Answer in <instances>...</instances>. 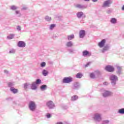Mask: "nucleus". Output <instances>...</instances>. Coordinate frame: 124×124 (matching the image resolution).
Returning <instances> with one entry per match:
<instances>
[{
    "label": "nucleus",
    "mask_w": 124,
    "mask_h": 124,
    "mask_svg": "<svg viewBox=\"0 0 124 124\" xmlns=\"http://www.w3.org/2000/svg\"><path fill=\"white\" fill-rule=\"evenodd\" d=\"M19 7L15 5H12L10 6V9H11V10H17V9Z\"/></svg>",
    "instance_id": "cd10ccee"
},
{
    "label": "nucleus",
    "mask_w": 124,
    "mask_h": 124,
    "mask_svg": "<svg viewBox=\"0 0 124 124\" xmlns=\"http://www.w3.org/2000/svg\"><path fill=\"white\" fill-rule=\"evenodd\" d=\"M102 114L101 113H95L94 114L93 119L95 121V122H100L102 119Z\"/></svg>",
    "instance_id": "20e7f679"
},
{
    "label": "nucleus",
    "mask_w": 124,
    "mask_h": 124,
    "mask_svg": "<svg viewBox=\"0 0 124 124\" xmlns=\"http://www.w3.org/2000/svg\"><path fill=\"white\" fill-rule=\"evenodd\" d=\"M45 20L46 21V22H50V21H52V17L49 16H46L45 18Z\"/></svg>",
    "instance_id": "c85d7f7f"
},
{
    "label": "nucleus",
    "mask_w": 124,
    "mask_h": 124,
    "mask_svg": "<svg viewBox=\"0 0 124 124\" xmlns=\"http://www.w3.org/2000/svg\"><path fill=\"white\" fill-rule=\"evenodd\" d=\"M4 73L7 75L9 73V72H8V71L7 70H4Z\"/></svg>",
    "instance_id": "49530a36"
},
{
    "label": "nucleus",
    "mask_w": 124,
    "mask_h": 124,
    "mask_svg": "<svg viewBox=\"0 0 124 124\" xmlns=\"http://www.w3.org/2000/svg\"><path fill=\"white\" fill-rule=\"evenodd\" d=\"M74 34H71L67 36L68 40H72V39H74Z\"/></svg>",
    "instance_id": "a878e982"
},
{
    "label": "nucleus",
    "mask_w": 124,
    "mask_h": 124,
    "mask_svg": "<svg viewBox=\"0 0 124 124\" xmlns=\"http://www.w3.org/2000/svg\"><path fill=\"white\" fill-rule=\"evenodd\" d=\"M108 82H104V83H103V85H105V86H107V85H108Z\"/></svg>",
    "instance_id": "09e8293b"
},
{
    "label": "nucleus",
    "mask_w": 124,
    "mask_h": 124,
    "mask_svg": "<svg viewBox=\"0 0 124 124\" xmlns=\"http://www.w3.org/2000/svg\"><path fill=\"white\" fill-rule=\"evenodd\" d=\"M93 2H97L98 1V0H92Z\"/></svg>",
    "instance_id": "8fccbe9b"
},
{
    "label": "nucleus",
    "mask_w": 124,
    "mask_h": 124,
    "mask_svg": "<svg viewBox=\"0 0 124 124\" xmlns=\"http://www.w3.org/2000/svg\"><path fill=\"white\" fill-rule=\"evenodd\" d=\"M56 124H63L62 122H58Z\"/></svg>",
    "instance_id": "864d4df0"
},
{
    "label": "nucleus",
    "mask_w": 124,
    "mask_h": 124,
    "mask_svg": "<svg viewBox=\"0 0 124 124\" xmlns=\"http://www.w3.org/2000/svg\"><path fill=\"white\" fill-rule=\"evenodd\" d=\"M14 37H15V34H10L7 36V39L10 40L13 39Z\"/></svg>",
    "instance_id": "412c9836"
},
{
    "label": "nucleus",
    "mask_w": 124,
    "mask_h": 124,
    "mask_svg": "<svg viewBox=\"0 0 124 124\" xmlns=\"http://www.w3.org/2000/svg\"><path fill=\"white\" fill-rule=\"evenodd\" d=\"M16 30L17 31H21V27L20 26H17L16 27Z\"/></svg>",
    "instance_id": "37998d69"
},
{
    "label": "nucleus",
    "mask_w": 124,
    "mask_h": 124,
    "mask_svg": "<svg viewBox=\"0 0 124 124\" xmlns=\"http://www.w3.org/2000/svg\"><path fill=\"white\" fill-rule=\"evenodd\" d=\"M82 77H83V74L81 73H78L76 75V78H78V79L82 78Z\"/></svg>",
    "instance_id": "7c9ffc66"
},
{
    "label": "nucleus",
    "mask_w": 124,
    "mask_h": 124,
    "mask_svg": "<svg viewBox=\"0 0 124 124\" xmlns=\"http://www.w3.org/2000/svg\"><path fill=\"white\" fill-rule=\"evenodd\" d=\"M48 71L44 69L42 71V74L44 76H47L48 75Z\"/></svg>",
    "instance_id": "c756f323"
},
{
    "label": "nucleus",
    "mask_w": 124,
    "mask_h": 124,
    "mask_svg": "<svg viewBox=\"0 0 124 124\" xmlns=\"http://www.w3.org/2000/svg\"><path fill=\"white\" fill-rule=\"evenodd\" d=\"M46 118H47V119H50V118L52 117V115H51L50 113H47L46 115Z\"/></svg>",
    "instance_id": "79ce46f5"
},
{
    "label": "nucleus",
    "mask_w": 124,
    "mask_h": 124,
    "mask_svg": "<svg viewBox=\"0 0 124 124\" xmlns=\"http://www.w3.org/2000/svg\"><path fill=\"white\" fill-rule=\"evenodd\" d=\"M41 67H45L46 66V62H42L40 64Z\"/></svg>",
    "instance_id": "e433bc0d"
},
{
    "label": "nucleus",
    "mask_w": 124,
    "mask_h": 124,
    "mask_svg": "<svg viewBox=\"0 0 124 124\" xmlns=\"http://www.w3.org/2000/svg\"><path fill=\"white\" fill-rule=\"evenodd\" d=\"M122 10L123 11H124V5L122 6Z\"/></svg>",
    "instance_id": "603ef678"
},
{
    "label": "nucleus",
    "mask_w": 124,
    "mask_h": 124,
    "mask_svg": "<svg viewBox=\"0 0 124 124\" xmlns=\"http://www.w3.org/2000/svg\"><path fill=\"white\" fill-rule=\"evenodd\" d=\"M46 105L49 109H54L56 107V105L52 101H48L46 102Z\"/></svg>",
    "instance_id": "423d86ee"
},
{
    "label": "nucleus",
    "mask_w": 124,
    "mask_h": 124,
    "mask_svg": "<svg viewBox=\"0 0 124 124\" xmlns=\"http://www.w3.org/2000/svg\"><path fill=\"white\" fill-rule=\"evenodd\" d=\"M110 22L111 24L115 25V24H117V19L115 17H112L110 19Z\"/></svg>",
    "instance_id": "4be33fe9"
},
{
    "label": "nucleus",
    "mask_w": 124,
    "mask_h": 124,
    "mask_svg": "<svg viewBox=\"0 0 124 124\" xmlns=\"http://www.w3.org/2000/svg\"><path fill=\"white\" fill-rule=\"evenodd\" d=\"M109 80L112 87H115L117 84V82L119 80V78L117 76L112 75L109 76Z\"/></svg>",
    "instance_id": "f257e3e1"
},
{
    "label": "nucleus",
    "mask_w": 124,
    "mask_h": 124,
    "mask_svg": "<svg viewBox=\"0 0 124 124\" xmlns=\"http://www.w3.org/2000/svg\"><path fill=\"white\" fill-rule=\"evenodd\" d=\"M78 95H74L71 97V101H75L78 99Z\"/></svg>",
    "instance_id": "393cba45"
},
{
    "label": "nucleus",
    "mask_w": 124,
    "mask_h": 124,
    "mask_svg": "<svg viewBox=\"0 0 124 124\" xmlns=\"http://www.w3.org/2000/svg\"><path fill=\"white\" fill-rule=\"evenodd\" d=\"M29 108L30 111H31L32 112L35 111V109H36V104H35V102L31 101L29 103Z\"/></svg>",
    "instance_id": "7ed1b4c3"
},
{
    "label": "nucleus",
    "mask_w": 124,
    "mask_h": 124,
    "mask_svg": "<svg viewBox=\"0 0 124 124\" xmlns=\"http://www.w3.org/2000/svg\"><path fill=\"white\" fill-rule=\"evenodd\" d=\"M84 20H80V23H81V24H84Z\"/></svg>",
    "instance_id": "3c124183"
},
{
    "label": "nucleus",
    "mask_w": 124,
    "mask_h": 124,
    "mask_svg": "<svg viewBox=\"0 0 124 124\" xmlns=\"http://www.w3.org/2000/svg\"><path fill=\"white\" fill-rule=\"evenodd\" d=\"M69 54H74V53H75V50H74V49L72 48H70L68 50Z\"/></svg>",
    "instance_id": "473e14b6"
},
{
    "label": "nucleus",
    "mask_w": 124,
    "mask_h": 124,
    "mask_svg": "<svg viewBox=\"0 0 124 124\" xmlns=\"http://www.w3.org/2000/svg\"><path fill=\"white\" fill-rule=\"evenodd\" d=\"M113 3L112 0H107L103 2L102 7L103 8H108L111 6V5Z\"/></svg>",
    "instance_id": "f03ea898"
},
{
    "label": "nucleus",
    "mask_w": 124,
    "mask_h": 124,
    "mask_svg": "<svg viewBox=\"0 0 124 124\" xmlns=\"http://www.w3.org/2000/svg\"><path fill=\"white\" fill-rule=\"evenodd\" d=\"M15 13L16 15H18V16L20 17L21 15V13H20V11H16Z\"/></svg>",
    "instance_id": "58836bf2"
},
{
    "label": "nucleus",
    "mask_w": 124,
    "mask_h": 124,
    "mask_svg": "<svg viewBox=\"0 0 124 124\" xmlns=\"http://www.w3.org/2000/svg\"><path fill=\"white\" fill-rule=\"evenodd\" d=\"M79 38H84L86 36V31L85 30H81L79 32Z\"/></svg>",
    "instance_id": "9b49d317"
},
{
    "label": "nucleus",
    "mask_w": 124,
    "mask_h": 124,
    "mask_svg": "<svg viewBox=\"0 0 124 124\" xmlns=\"http://www.w3.org/2000/svg\"><path fill=\"white\" fill-rule=\"evenodd\" d=\"M67 47H71L73 46V43L71 41H69L66 43V45Z\"/></svg>",
    "instance_id": "b1692460"
},
{
    "label": "nucleus",
    "mask_w": 124,
    "mask_h": 124,
    "mask_svg": "<svg viewBox=\"0 0 124 124\" xmlns=\"http://www.w3.org/2000/svg\"><path fill=\"white\" fill-rule=\"evenodd\" d=\"M27 9H28V7H27L26 6L23 7L22 9V10H27Z\"/></svg>",
    "instance_id": "de8ad7c7"
},
{
    "label": "nucleus",
    "mask_w": 124,
    "mask_h": 124,
    "mask_svg": "<svg viewBox=\"0 0 124 124\" xmlns=\"http://www.w3.org/2000/svg\"><path fill=\"white\" fill-rule=\"evenodd\" d=\"M17 46L20 48H24L26 47V43L24 41H19L17 43Z\"/></svg>",
    "instance_id": "ddd939ff"
},
{
    "label": "nucleus",
    "mask_w": 124,
    "mask_h": 124,
    "mask_svg": "<svg viewBox=\"0 0 124 124\" xmlns=\"http://www.w3.org/2000/svg\"><path fill=\"white\" fill-rule=\"evenodd\" d=\"M82 56H83V57H91V56H92V53L88 50H84L83 51Z\"/></svg>",
    "instance_id": "2eb2a0df"
},
{
    "label": "nucleus",
    "mask_w": 124,
    "mask_h": 124,
    "mask_svg": "<svg viewBox=\"0 0 124 124\" xmlns=\"http://www.w3.org/2000/svg\"><path fill=\"white\" fill-rule=\"evenodd\" d=\"M94 73L95 75H97V76L100 75V71H99L98 70L95 71Z\"/></svg>",
    "instance_id": "4c0bfd02"
},
{
    "label": "nucleus",
    "mask_w": 124,
    "mask_h": 124,
    "mask_svg": "<svg viewBox=\"0 0 124 124\" xmlns=\"http://www.w3.org/2000/svg\"><path fill=\"white\" fill-rule=\"evenodd\" d=\"M80 87V83L79 82H75L73 84V89L75 90H78Z\"/></svg>",
    "instance_id": "f3484780"
},
{
    "label": "nucleus",
    "mask_w": 124,
    "mask_h": 124,
    "mask_svg": "<svg viewBox=\"0 0 124 124\" xmlns=\"http://www.w3.org/2000/svg\"><path fill=\"white\" fill-rule=\"evenodd\" d=\"M90 78H92V79H94V78H95V74L94 73L90 74Z\"/></svg>",
    "instance_id": "c9c22d12"
},
{
    "label": "nucleus",
    "mask_w": 124,
    "mask_h": 124,
    "mask_svg": "<svg viewBox=\"0 0 124 124\" xmlns=\"http://www.w3.org/2000/svg\"><path fill=\"white\" fill-rule=\"evenodd\" d=\"M102 50H101L102 53L104 54L105 52H107V51H109L110 50V48H111V46L109 44H107L103 46Z\"/></svg>",
    "instance_id": "9d476101"
},
{
    "label": "nucleus",
    "mask_w": 124,
    "mask_h": 124,
    "mask_svg": "<svg viewBox=\"0 0 124 124\" xmlns=\"http://www.w3.org/2000/svg\"><path fill=\"white\" fill-rule=\"evenodd\" d=\"M115 67L117 68L116 74L117 75H121L123 74V67L121 66L118 64L115 65Z\"/></svg>",
    "instance_id": "6e6552de"
},
{
    "label": "nucleus",
    "mask_w": 124,
    "mask_h": 124,
    "mask_svg": "<svg viewBox=\"0 0 124 124\" xmlns=\"http://www.w3.org/2000/svg\"><path fill=\"white\" fill-rule=\"evenodd\" d=\"M16 52V50H15V49H11L10 50L9 53V54H15Z\"/></svg>",
    "instance_id": "f704fd0d"
},
{
    "label": "nucleus",
    "mask_w": 124,
    "mask_h": 124,
    "mask_svg": "<svg viewBox=\"0 0 124 124\" xmlns=\"http://www.w3.org/2000/svg\"><path fill=\"white\" fill-rule=\"evenodd\" d=\"M84 18H85V17H86V16H85V15H84Z\"/></svg>",
    "instance_id": "6e6d98bb"
},
{
    "label": "nucleus",
    "mask_w": 124,
    "mask_h": 124,
    "mask_svg": "<svg viewBox=\"0 0 124 124\" xmlns=\"http://www.w3.org/2000/svg\"><path fill=\"white\" fill-rule=\"evenodd\" d=\"M31 90L33 91H35L36 89H37V86H36V83L35 82H32L31 84L30 85Z\"/></svg>",
    "instance_id": "dca6fc26"
},
{
    "label": "nucleus",
    "mask_w": 124,
    "mask_h": 124,
    "mask_svg": "<svg viewBox=\"0 0 124 124\" xmlns=\"http://www.w3.org/2000/svg\"><path fill=\"white\" fill-rule=\"evenodd\" d=\"M85 1H90V0H84Z\"/></svg>",
    "instance_id": "5fc2aeb1"
},
{
    "label": "nucleus",
    "mask_w": 124,
    "mask_h": 124,
    "mask_svg": "<svg viewBox=\"0 0 124 124\" xmlns=\"http://www.w3.org/2000/svg\"><path fill=\"white\" fill-rule=\"evenodd\" d=\"M107 14H110V13H112V11L111 10H108L107 11Z\"/></svg>",
    "instance_id": "a18cd8bd"
},
{
    "label": "nucleus",
    "mask_w": 124,
    "mask_h": 124,
    "mask_svg": "<svg viewBox=\"0 0 124 124\" xmlns=\"http://www.w3.org/2000/svg\"><path fill=\"white\" fill-rule=\"evenodd\" d=\"M105 70L108 72H114L115 68L113 66L108 65L106 66Z\"/></svg>",
    "instance_id": "1a4fd4ad"
},
{
    "label": "nucleus",
    "mask_w": 124,
    "mask_h": 124,
    "mask_svg": "<svg viewBox=\"0 0 124 124\" xmlns=\"http://www.w3.org/2000/svg\"><path fill=\"white\" fill-rule=\"evenodd\" d=\"M117 113L118 114H124V108H122L118 109Z\"/></svg>",
    "instance_id": "bb28decb"
},
{
    "label": "nucleus",
    "mask_w": 124,
    "mask_h": 124,
    "mask_svg": "<svg viewBox=\"0 0 124 124\" xmlns=\"http://www.w3.org/2000/svg\"><path fill=\"white\" fill-rule=\"evenodd\" d=\"M35 83L36 85H40V84H41V80H40L39 78H38L36 80Z\"/></svg>",
    "instance_id": "72a5a7b5"
},
{
    "label": "nucleus",
    "mask_w": 124,
    "mask_h": 124,
    "mask_svg": "<svg viewBox=\"0 0 124 124\" xmlns=\"http://www.w3.org/2000/svg\"><path fill=\"white\" fill-rule=\"evenodd\" d=\"M30 87H31V83H26L24 84V89L25 90H27V89H29Z\"/></svg>",
    "instance_id": "5701e85b"
},
{
    "label": "nucleus",
    "mask_w": 124,
    "mask_h": 124,
    "mask_svg": "<svg viewBox=\"0 0 124 124\" xmlns=\"http://www.w3.org/2000/svg\"><path fill=\"white\" fill-rule=\"evenodd\" d=\"M75 7H76V8H78L79 9H85L87 8V6L85 5L79 4H77L75 5Z\"/></svg>",
    "instance_id": "4468645a"
},
{
    "label": "nucleus",
    "mask_w": 124,
    "mask_h": 124,
    "mask_svg": "<svg viewBox=\"0 0 124 124\" xmlns=\"http://www.w3.org/2000/svg\"><path fill=\"white\" fill-rule=\"evenodd\" d=\"M113 94V92L106 90H105L102 93L103 97H108V96H112Z\"/></svg>",
    "instance_id": "0eeeda50"
},
{
    "label": "nucleus",
    "mask_w": 124,
    "mask_h": 124,
    "mask_svg": "<svg viewBox=\"0 0 124 124\" xmlns=\"http://www.w3.org/2000/svg\"><path fill=\"white\" fill-rule=\"evenodd\" d=\"M10 90L11 91V92L12 93H18V89H16L14 87H11L10 88Z\"/></svg>",
    "instance_id": "aec40b11"
},
{
    "label": "nucleus",
    "mask_w": 124,
    "mask_h": 124,
    "mask_svg": "<svg viewBox=\"0 0 124 124\" xmlns=\"http://www.w3.org/2000/svg\"><path fill=\"white\" fill-rule=\"evenodd\" d=\"M106 43V40L103 39L101 42H99L98 44V46L100 47V48H102L105 46V44Z\"/></svg>",
    "instance_id": "f8f14e48"
},
{
    "label": "nucleus",
    "mask_w": 124,
    "mask_h": 124,
    "mask_svg": "<svg viewBox=\"0 0 124 124\" xmlns=\"http://www.w3.org/2000/svg\"><path fill=\"white\" fill-rule=\"evenodd\" d=\"M47 85L44 84L40 86V90L42 91V92H44V91H46L47 90Z\"/></svg>",
    "instance_id": "6ab92c4d"
},
{
    "label": "nucleus",
    "mask_w": 124,
    "mask_h": 124,
    "mask_svg": "<svg viewBox=\"0 0 124 124\" xmlns=\"http://www.w3.org/2000/svg\"><path fill=\"white\" fill-rule=\"evenodd\" d=\"M83 16H84V13L82 12H79L77 13V16L78 19H80V18H82Z\"/></svg>",
    "instance_id": "a211bd4d"
},
{
    "label": "nucleus",
    "mask_w": 124,
    "mask_h": 124,
    "mask_svg": "<svg viewBox=\"0 0 124 124\" xmlns=\"http://www.w3.org/2000/svg\"><path fill=\"white\" fill-rule=\"evenodd\" d=\"M55 27H56V24H51L49 27V30H53V29H54Z\"/></svg>",
    "instance_id": "ea45409f"
},
{
    "label": "nucleus",
    "mask_w": 124,
    "mask_h": 124,
    "mask_svg": "<svg viewBox=\"0 0 124 124\" xmlns=\"http://www.w3.org/2000/svg\"><path fill=\"white\" fill-rule=\"evenodd\" d=\"M92 62H88L85 65V67H88L91 64Z\"/></svg>",
    "instance_id": "c03bdc74"
},
{
    "label": "nucleus",
    "mask_w": 124,
    "mask_h": 124,
    "mask_svg": "<svg viewBox=\"0 0 124 124\" xmlns=\"http://www.w3.org/2000/svg\"><path fill=\"white\" fill-rule=\"evenodd\" d=\"M109 122H110V121H109L108 120H105L103 121L102 124H109Z\"/></svg>",
    "instance_id": "a19ab883"
},
{
    "label": "nucleus",
    "mask_w": 124,
    "mask_h": 124,
    "mask_svg": "<svg viewBox=\"0 0 124 124\" xmlns=\"http://www.w3.org/2000/svg\"><path fill=\"white\" fill-rule=\"evenodd\" d=\"M15 85V83L14 82H9L8 83V86L10 88H13Z\"/></svg>",
    "instance_id": "2f4dec72"
},
{
    "label": "nucleus",
    "mask_w": 124,
    "mask_h": 124,
    "mask_svg": "<svg viewBox=\"0 0 124 124\" xmlns=\"http://www.w3.org/2000/svg\"><path fill=\"white\" fill-rule=\"evenodd\" d=\"M73 81V78L71 77H65L62 79V83L63 84H69Z\"/></svg>",
    "instance_id": "39448f33"
}]
</instances>
